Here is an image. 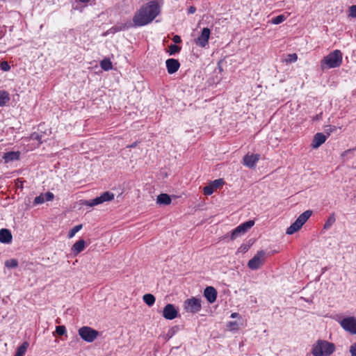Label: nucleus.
<instances>
[{"label":"nucleus","instance_id":"2","mask_svg":"<svg viewBox=\"0 0 356 356\" xmlns=\"http://www.w3.org/2000/svg\"><path fill=\"white\" fill-rule=\"evenodd\" d=\"M335 351V345L325 340H317L312 347L314 356H330Z\"/></svg>","mask_w":356,"mask_h":356},{"label":"nucleus","instance_id":"40","mask_svg":"<svg viewBox=\"0 0 356 356\" xmlns=\"http://www.w3.org/2000/svg\"><path fill=\"white\" fill-rule=\"evenodd\" d=\"M228 327L229 330H238V323L236 321H231L229 323Z\"/></svg>","mask_w":356,"mask_h":356},{"label":"nucleus","instance_id":"38","mask_svg":"<svg viewBox=\"0 0 356 356\" xmlns=\"http://www.w3.org/2000/svg\"><path fill=\"white\" fill-rule=\"evenodd\" d=\"M43 195L44 196V198L45 200V202L46 201H51L54 197V194L51 192H47V193L43 194Z\"/></svg>","mask_w":356,"mask_h":356},{"label":"nucleus","instance_id":"21","mask_svg":"<svg viewBox=\"0 0 356 356\" xmlns=\"http://www.w3.org/2000/svg\"><path fill=\"white\" fill-rule=\"evenodd\" d=\"M10 99V94L7 91L0 90V106H5Z\"/></svg>","mask_w":356,"mask_h":356},{"label":"nucleus","instance_id":"35","mask_svg":"<svg viewBox=\"0 0 356 356\" xmlns=\"http://www.w3.org/2000/svg\"><path fill=\"white\" fill-rule=\"evenodd\" d=\"M348 17L356 18V5H353L349 7Z\"/></svg>","mask_w":356,"mask_h":356},{"label":"nucleus","instance_id":"9","mask_svg":"<svg viewBox=\"0 0 356 356\" xmlns=\"http://www.w3.org/2000/svg\"><path fill=\"white\" fill-rule=\"evenodd\" d=\"M254 225V220L246 221L232 230L231 240H235L236 238L245 234Z\"/></svg>","mask_w":356,"mask_h":356},{"label":"nucleus","instance_id":"46","mask_svg":"<svg viewBox=\"0 0 356 356\" xmlns=\"http://www.w3.org/2000/svg\"><path fill=\"white\" fill-rule=\"evenodd\" d=\"M136 145H137V143L135 142V143H132L131 145H129L128 147L133 148V147H136Z\"/></svg>","mask_w":356,"mask_h":356},{"label":"nucleus","instance_id":"34","mask_svg":"<svg viewBox=\"0 0 356 356\" xmlns=\"http://www.w3.org/2000/svg\"><path fill=\"white\" fill-rule=\"evenodd\" d=\"M44 197V196L43 195V194H40V195L35 197L33 202L34 204H40L44 203L45 202Z\"/></svg>","mask_w":356,"mask_h":356},{"label":"nucleus","instance_id":"25","mask_svg":"<svg viewBox=\"0 0 356 356\" xmlns=\"http://www.w3.org/2000/svg\"><path fill=\"white\" fill-rule=\"evenodd\" d=\"M100 66L101 67L106 70V71H108L109 70H111L112 67H113V65H112V63L111 62V60L108 58H105L104 60H102L100 63Z\"/></svg>","mask_w":356,"mask_h":356},{"label":"nucleus","instance_id":"48","mask_svg":"<svg viewBox=\"0 0 356 356\" xmlns=\"http://www.w3.org/2000/svg\"><path fill=\"white\" fill-rule=\"evenodd\" d=\"M80 2H82V3H88L90 1V0H79Z\"/></svg>","mask_w":356,"mask_h":356},{"label":"nucleus","instance_id":"33","mask_svg":"<svg viewBox=\"0 0 356 356\" xmlns=\"http://www.w3.org/2000/svg\"><path fill=\"white\" fill-rule=\"evenodd\" d=\"M56 332L58 335L62 336L66 333V328L64 325L56 326Z\"/></svg>","mask_w":356,"mask_h":356},{"label":"nucleus","instance_id":"3","mask_svg":"<svg viewBox=\"0 0 356 356\" xmlns=\"http://www.w3.org/2000/svg\"><path fill=\"white\" fill-rule=\"evenodd\" d=\"M342 58L341 51L336 49L323 58L321 62V67L322 70L339 67L342 63Z\"/></svg>","mask_w":356,"mask_h":356},{"label":"nucleus","instance_id":"27","mask_svg":"<svg viewBox=\"0 0 356 356\" xmlns=\"http://www.w3.org/2000/svg\"><path fill=\"white\" fill-rule=\"evenodd\" d=\"M18 266V261L15 259H11L5 261V266L8 268H14Z\"/></svg>","mask_w":356,"mask_h":356},{"label":"nucleus","instance_id":"13","mask_svg":"<svg viewBox=\"0 0 356 356\" xmlns=\"http://www.w3.org/2000/svg\"><path fill=\"white\" fill-rule=\"evenodd\" d=\"M178 311L172 304H168L163 309V316L165 319L172 320L177 318Z\"/></svg>","mask_w":356,"mask_h":356},{"label":"nucleus","instance_id":"47","mask_svg":"<svg viewBox=\"0 0 356 356\" xmlns=\"http://www.w3.org/2000/svg\"><path fill=\"white\" fill-rule=\"evenodd\" d=\"M238 316V313H232L231 314V318H236Z\"/></svg>","mask_w":356,"mask_h":356},{"label":"nucleus","instance_id":"37","mask_svg":"<svg viewBox=\"0 0 356 356\" xmlns=\"http://www.w3.org/2000/svg\"><path fill=\"white\" fill-rule=\"evenodd\" d=\"M1 69L4 72H8L10 69V66L7 61H3L1 63Z\"/></svg>","mask_w":356,"mask_h":356},{"label":"nucleus","instance_id":"11","mask_svg":"<svg viewBox=\"0 0 356 356\" xmlns=\"http://www.w3.org/2000/svg\"><path fill=\"white\" fill-rule=\"evenodd\" d=\"M210 34V29L204 28L201 34L195 39V44L200 47H205L208 44Z\"/></svg>","mask_w":356,"mask_h":356},{"label":"nucleus","instance_id":"5","mask_svg":"<svg viewBox=\"0 0 356 356\" xmlns=\"http://www.w3.org/2000/svg\"><path fill=\"white\" fill-rule=\"evenodd\" d=\"M184 308L187 312L197 313L202 309V300L195 297L188 298L184 301Z\"/></svg>","mask_w":356,"mask_h":356},{"label":"nucleus","instance_id":"28","mask_svg":"<svg viewBox=\"0 0 356 356\" xmlns=\"http://www.w3.org/2000/svg\"><path fill=\"white\" fill-rule=\"evenodd\" d=\"M168 48V53L170 55H175V54L179 53L181 50V47L176 44H170Z\"/></svg>","mask_w":356,"mask_h":356},{"label":"nucleus","instance_id":"17","mask_svg":"<svg viewBox=\"0 0 356 356\" xmlns=\"http://www.w3.org/2000/svg\"><path fill=\"white\" fill-rule=\"evenodd\" d=\"M12 234L10 230L1 229L0 230V242L3 243H10L12 241Z\"/></svg>","mask_w":356,"mask_h":356},{"label":"nucleus","instance_id":"44","mask_svg":"<svg viewBox=\"0 0 356 356\" xmlns=\"http://www.w3.org/2000/svg\"><path fill=\"white\" fill-rule=\"evenodd\" d=\"M329 129H327V131H328L329 132L327 133V135L329 136L331 132L334 131L336 130V127H332V126H329L328 127Z\"/></svg>","mask_w":356,"mask_h":356},{"label":"nucleus","instance_id":"42","mask_svg":"<svg viewBox=\"0 0 356 356\" xmlns=\"http://www.w3.org/2000/svg\"><path fill=\"white\" fill-rule=\"evenodd\" d=\"M23 181L20 179H17V181H16V185L17 187H20V188H22L23 187Z\"/></svg>","mask_w":356,"mask_h":356},{"label":"nucleus","instance_id":"26","mask_svg":"<svg viewBox=\"0 0 356 356\" xmlns=\"http://www.w3.org/2000/svg\"><path fill=\"white\" fill-rule=\"evenodd\" d=\"M287 18V16L284 15H280L278 16H276L275 17H273L270 20L271 23L273 24H280L284 21H285Z\"/></svg>","mask_w":356,"mask_h":356},{"label":"nucleus","instance_id":"41","mask_svg":"<svg viewBox=\"0 0 356 356\" xmlns=\"http://www.w3.org/2000/svg\"><path fill=\"white\" fill-rule=\"evenodd\" d=\"M172 41L175 43V44H177V43H180L181 42V39L180 38L179 35H175L173 36L172 38Z\"/></svg>","mask_w":356,"mask_h":356},{"label":"nucleus","instance_id":"45","mask_svg":"<svg viewBox=\"0 0 356 356\" xmlns=\"http://www.w3.org/2000/svg\"><path fill=\"white\" fill-rule=\"evenodd\" d=\"M31 137L33 139H37V140L39 139V135L35 133L33 134Z\"/></svg>","mask_w":356,"mask_h":356},{"label":"nucleus","instance_id":"15","mask_svg":"<svg viewBox=\"0 0 356 356\" xmlns=\"http://www.w3.org/2000/svg\"><path fill=\"white\" fill-rule=\"evenodd\" d=\"M217 291L213 286H207L204 291V296L209 303H213L217 298Z\"/></svg>","mask_w":356,"mask_h":356},{"label":"nucleus","instance_id":"16","mask_svg":"<svg viewBox=\"0 0 356 356\" xmlns=\"http://www.w3.org/2000/svg\"><path fill=\"white\" fill-rule=\"evenodd\" d=\"M327 139V136L322 133H317L314 135L312 147L314 149H316L319 147L322 144H323Z\"/></svg>","mask_w":356,"mask_h":356},{"label":"nucleus","instance_id":"20","mask_svg":"<svg viewBox=\"0 0 356 356\" xmlns=\"http://www.w3.org/2000/svg\"><path fill=\"white\" fill-rule=\"evenodd\" d=\"M171 197L166 193H161L157 196L156 203L159 204L168 205L171 203Z\"/></svg>","mask_w":356,"mask_h":356},{"label":"nucleus","instance_id":"32","mask_svg":"<svg viewBox=\"0 0 356 356\" xmlns=\"http://www.w3.org/2000/svg\"><path fill=\"white\" fill-rule=\"evenodd\" d=\"M203 191L204 195H210L215 191V189L213 188V187L210 184H209L208 186L204 187Z\"/></svg>","mask_w":356,"mask_h":356},{"label":"nucleus","instance_id":"8","mask_svg":"<svg viewBox=\"0 0 356 356\" xmlns=\"http://www.w3.org/2000/svg\"><path fill=\"white\" fill-rule=\"evenodd\" d=\"M266 253L260 250L248 261V266L251 270L259 269L265 262Z\"/></svg>","mask_w":356,"mask_h":356},{"label":"nucleus","instance_id":"4","mask_svg":"<svg viewBox=\"0 0 356 356\" xmlns=\"http://www.w3.org/2000/svg\"><path fill=\"white\" fill-rule=\"evenodd\" d=\"M312 214V211L310 210H307L302 213H301L296 220L291 224L290 227H289L286 229V233L287 234H293L295 232H298L302 225L307 221V220L310 218Z\"/></svg>","mask_w":356,"mask_h":356},{"label":"nucleus","instance_id":"24","mask_svg":"<svg viewBox=\"0 0 356 356\" xmlns=\"http://www.w3.org/2000/svg\"><path fill=\"white\" fill-rule=\"evenodd\" d=\"M143 301L149 307L152 306L155 302V297L150 293L145 294L143 297Z\"/></svg>","mask_w":356,"mask_h":356},{"label":"nucleus","instance_id":"39","mask_svg":"<svg viewBox=\"0 0 356 356\" xmlns=\"http://www.w3.org/2000/svg\"><path fill=\"white\" fill-rule=\"evenodd\" d=\"M351 356H356V343H353L349 349Z\"/></svg>","mask_w":356,"mask_h":356},{"label":"nucleus","instance_id":"1","mask_svg":"<svg viewBox=\"0 0 356 356\" xmlns=\"http://www.w3.org/2000/svg\"><path fill=\"white\" fill-rule=\"evenodd\" d=\"M160 13V6L157 1H151L140 7L133 17L132 21L127 19L111 28L113 32L129 29L133 27H140L151 23Z\"/></svg>","mask_w":356,"mask_h":356},{"label":"nucleus","instance_id":"10","mask_svg":"<svg viewBox=\"0 0 356 356\" xmlns=\"http://www.w3.org/2000/svg\"><path fill=\"white\" fill-rule=\"evenodd\" d=\"M339 324L346 332L351 334H356V318L355 317L349 316L344 318L339 322Z\"/></svg>","mask_w":356,"mask_h":356},{"label":"nucleus","instance_id":"19","mask_svg":"<svg viewBox=\"0 0 356 356\" xmlns=\"http://www.w3.org/2000/svg\"><path fill=\"white\" fill-rule=\"evenodd\" d=\"M86 247V242L83 239H80L78 241H76L73 246L72 247V252L74 255H77L81 252H82Z\"/></svg>","mask_w":356,"mask_h":356},{"label":"nucleus","instance_id":"14","mask_svg":"<svg viewBox=\"0 0 356 356\" xmlns=\"http://www.w3.org/2000/svg\"><path fill=\"white\" fill-rule=\"evenodd\" d=\"M165 65L168 72L170 74H172L177 72L180 67L179 62L178 61V60L175 58H169L166 60Z\"/></svg>","mask_w":356,"mask_h":356},{"label":"nucleus","instance_id":"43","mask_svg":"<svg viewBox=\"0 0 356 356\" xmlns=\"http://www.w3.org/2000/svg\"><path fill=\"white\" fill-rule=\"evenodd\" d=\"M196 11V8L195 6H191L188 10V14H193Z\"/></svg>","mask_w":356,"mask_h":356},{"label":"nucleus","instance_id":"7","mask_svg":"<svg viewBox=\"0 0 356 356\" xmlns=\"http://www.w3.org/2000/svg\"><path fill=\"white\" fill-rule=\"evenodd\" d=\"M115 195L109 191L103 193L100 196L95 197L93 200H86L83 203L84 205L89 207H94L105 202H109L114 199Z\"/></svg>","mask_w":356,"mask_h":356},{"label":"nucleus","instance_id":"12","mask_svg":"<svg viewBox=\"0 0 356 356\" xmlns=\"http://www.w3.org/2000/svg\"><path fill=\"white\" fill-rule=\"evenodd\" d=\"M259 159L260 155L258 154H248L243 157V164L249 168H253L256 166V164Z\"/></svg>","mask_w":356,"mask_h":356},{"label":"nucleus","instance_id":"23","mask_svg":"<svg viewBox=\"0 0 356 356\" xmlns=\"http://www.w3.org/2000/svg\"><path fill=\"white\" fill-rule=\"evenodd\" d=\"M29 345V344L27 341H24L20 346L17 348L15 356H24L27 350Z\"/></svg>","mask_w":356,"mask_h":356},{"label":"nucleus","instance_id":"36","mask_svg":"<svg viewBox=\"0 0 356 356\" xmlns=\"http://www.w3.org/2000/svg\"><path fill=\"white\" fill-rule=\"evenodd\" d=\"M250 249V245L247 244H242L238 248L237 252L241 253H245Z\"/></svg>","mask_w":356,"mask_h":356},{"label":"nucleus","instance_id":"30","mask_svg":"<svg viewBox=\"0 0 356 356\" xmlns=\"http://www.w3.org/2000/svg\"><path fill=\"white\" fill-rule=\"evenodd\" d=\"M224 181L222 179H216L214 181H213L212 182H211L209 184L213 187V188L215 189V191L216 189H218V188H220L221 186H222Z\"/></svg>","mask_w":356,"mask_h":356},{"label":"nucleus","instance_id":"18","mask_svg":"<svg viewBox=\"0 0 356 356\" xmlns=\"http://www.w3.org/2000/svg\"><path fill=\"white\" fill-rule=\"evenodd\" d=\"M20 152H8L3 154V159L5 163H9L19 159Z\"/></svg>","mask_w":356,"mask_h":356},{"label":"nucleus","instance_id":"31","mask_svg":"<svg viewBox=\"0 0 356 356\" xmlns=\"http://www.w3.org/2000/svg\"><path fill=\"white\" fill-rule=\"evenodd\" d=\"M298 59V56L296 54H288L286 58H285V62L286 63H295Z\"/></svg>","mask_w":356,"mask_h":356},{"label":"nucleus","instance_id":"6","mask_svg":"<svg viewBox=\"0 0 356 356\" xmlns=\"http://www.w3.org/2000/svg\"><path fill=\"white\" fill-rule=\"evenodd\" d=\"M79 334L83 340L91 343L97 339L99 332L90 327L83 326L79 328Z\"/></svg>","mask_w":356,"mask_h":356},{"label":"nucleus","instance_id":"22","mask_svg":"<svg viewBox=\"0 0 356 356\" xmlns=\"http://www.w3.org/2000/svg\"><path fill=\"white\" fill-rule=\"evenodd\" d=\"M336 221V217H335V214L334 213H331L327 220L325 221L324 225H323V229H330V227L333 225V224Z\"/></svg>","mask_w":356,"mask_h":356},{"label":"nucleus","instance_id":"29","mask_svg":"<svg viewBox=\"0 0 356 356\" xmlns=\"http://www.w3.org/2000/svg\"><path fill=\"white\" fill-rule=\"evenodd\" d=\"M82 228V225H76L74 226L72 229H70V231L68 233V237L70 238H72L74 236V235L81 229Z\"/></svg>","mask_w":356,"mask_h":356}]
</instances>
